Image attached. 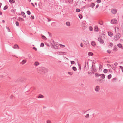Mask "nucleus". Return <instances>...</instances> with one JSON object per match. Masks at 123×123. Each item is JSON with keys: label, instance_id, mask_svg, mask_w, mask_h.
<instances>
[{"label": "nucleus", "instance_id": "obj_57", "mask_svg": "<svg viewBox=\"0 0 123 123\" xmlns=\"http://www.w3.org/2000/svg\"><path fill=\"white\" fill-rule=\"evenodd\" d=\"M47 19H48V22H49V21H51V19H49V18H47Z\"/></svg>", "mask_w": 123, "mask_h": 123}, {"label": "nucleus", "instance_id": "obj_62", "mask_svg": "<svg viewBox=\"0 0 123 123\" xmlns=\"http://www.w3.org/2000/svg\"><path fill=\"white\" fill-rule=\"evenodd\" d=\"M58 63H60L61 62V61H60L59 60L58 61Z\"/></svg>", "mask_w": 123, "mask_h": 123}, {"label": "nucleus", "instance_id": "obj_31", "mask_svg": "<svg viewBox=\"0 0 123 123\" xmlns=\"http://www.w3.org/2000/svg\"><path fill=\"white\" fill-rule=\"evenodd\" d=\"M108 72V70L107 69H105L103 70V72L104 73H106Z\"/></svg>", "mask_w": 123, "mask_h": 123}, {"label": "nucleus", "instance_id": "obj_56", "mask_svg": "<svg viewBox=\"0 0 123 123\" xmlns=\"http://www.w3.org/2000/svg\"><path fill=\"white\" fill-rule=\"evenodd\" d=\"M80 46L81 47H82L83 46V44H82V43H81Z\"/></svg>", "mask_w": 123, "mask_h": 123}, {"label": "nucleus", "instance_id": "obj_5", "mask_svg": "<svg viewBox=\"0 0 123 123\" xmlns=\"http://www.w3.org/2000/svg\"><path fill=\"white\" fill-rule=\"evenodd\" d=\"M82 28L83 29H85L87 27V26L85 23H82Z\"/></svg>", "mask_w": 123, "mask_h": 123}, {"label": "nucleus", "instance_id": "obj_36", "mask_svg": "<svg viewBox=\"0 0 123 123\" xmlns=\"http://www.w3.org/2000/svg\"><path fill=\"white\" fill-rule=\"evenodd\" d=\"M89 114H87L85 116V117H86L87 118H89Z\"/></svg>", "mask_w": 123, "mask_h": 123}, {"label": "nucleus", "instance_id": "obj_3", "mask_svg": "<svg viewBox=\"0 0 123 123\" xmlns=\"http://www.w3.org/2000/svg\"><path fill=\"white\" fill-rule=\"evenodd\" d=\"M91 68L92 69V73H94V72H96V68L95 67H93V65L92 66Z\"/></svg>", "mask_w": 123, "mask_h": 123}, {"label": "nucleus", "instance_id": "obj_8", "mask_svg": "<svg viewBox=\"0 0 123 123\" xmlns=\"http://www.w3.org/2000/svg\"><path fill=\"white\" fill-rule=\"evenodd\" d=\"M98 41H99L100 43L101 44H103L104 43V41L101 38H98Z\"/></svg>", "mask_w": 123, "mask_h": 123}, {"label": "nucleus", "instance_id": "obj_35", "mask_svg": "<svg viewBox=\"0 0 123 123\" xmlns=\"http://www.w3.org/2000/svg\"><path fill=\"white\" fill-rule=\"evenodd\" d=\"M8 8V6L7 5H6L4 7L3 9L5 10L6 9Z\"/></svg>", "mask_w": 123, "mask_h": 123}, {"label": "nucleus", "instance_id": "obj_28", "mask_svg": "<svg viewBox=\"0 0 123 123\" xmlns=\"http://www.w3.org/2000/svg\"><path fill=\"white\" fill-rule=\"evenodd\" d=\"M18 20L19 21H24V19L21 18L19 17L18 18Z\"/></svg>", "mask_w": 123, "mask_h": 123}, {"label": "nucleus", "instance_id": "obj_7", "mask_svg": "<svg viewBox=\"0 0 123 123\" xmlns=\"http://www.w3.org/2000/svg\"><path fill=\"white\" fill-rule=\"evenodd\" d=\"M99 90V87L98 86H97L95 88V90L96 92H98Z\"/></svg>", "mask_w": 123, "mask_h": 123}, {"label": "nucleus", "instance_id": "obj_2", "mask_svg": "<svg viewBox=\"0 0 123 123\" xmlns=\"http://www.w3.org/2000/svg\"><path fill=\"white\" fill-rule=\"evenodd\" d=\"M41 71L42 72V74H44L47 72V69L43 67L41 68Z\"/></svg>", "mask_w": 123, "mask_h": 123}, {"label": "nucleus", "instance_id": "obj_48", "mask_svg": "<svg viewBox=\"0 0 123 123\" xmlns=\"http://www.w3.org/2000/svg\"><path fill=\"white\" fill-rule=\"evenodd\" d=\"M31 18L32 19H34V16H31Z\"/></svg>", "mask_w": 123, "mask_h": 123}, {"label": "nucleus", "instance_id": "obj_52", "mask_svg": "<svg viewBox=\"0 0 123 123\" xmlns=\"http://www.w3.org/2000/svg\"><path fill=\"white\" fill-rule=\"evenodd\" d=\"M32 49L33 50H35V51H36L37 50V48L36 47H33V48Z\"/></svg>", "mask_w": 123, "mask_h": 123}, {"label": "nucleus", "instance_id": "obj_27", "mask_svg": "<svg viewBox=\"0 0 123 123\" xmlns=\"http://www.w3.org/2000/svg\"><path fill=\"white\" fill-rule=\"evenodd\" d=\"M72 69L74 71H76L77 70V69L75 67H72Z\"/></svg>", "mask_w": 123, "mask_h": 123}, {"label": "nucleus", "instance_id": "obj_23", "mask_svg": "<svg viewBox=\"0 0 123 123\" xmlns=\"http://www.w3.org/2000/svg\"><path fill=\"white\" fill-rule=\"evenodd\" d=\"M66 25L68 26H70V22H66Z\"/></svg>", "mask_w": 123, "mask_h": 123}, {"label": "nucleus", "instance_id": "obj_16", "mask_svg": "<svg viewBox=\"0 0 123 123\" xmlns=\"http://www.w3.org/2000/svg\"><path fill=\"white\" fill-rule=\"evenodd\" d=\"M95 6V4L94 3H91V4L90 6L92 8H93Z\"/></svg>", "mask_w": 123, "mask_h": 123}, {"label": "nucleus", "instance_id": "obj_47", "mask_svg": "<svg viewBox=\"0 0 123 123\" xmlns=\"http://www.w3.org/2000/svg\"><path fill=\"white\" fill-rule=\"evenodd\" d=\"M68 74L70 75H72L73 74V73L71 72H68Z\"/></svg>", "mask_w": 123, "mask_h": 123}, {"label": "nucleus", "instance_id": "obj_14", "mask_svg": "<svg viewBox=\"0 0 123 123\" xmlns=\"http://www.w3.org/2000/svg\"><path fill=\"white\" fill-rule=\"evenodd\" d=\"M98 27L97 26H95L94 27V31H95L98 32Z\"/></svg>", "mask_w": 123, "mask_h": 123}, {"label": "nucleus", "instance_id": "obj_63", "mask_svg": "<svg viewBox=\"0 0 123 123\" xmlns=\"http://www.w3.org/2000/svg\"><path fill=\"white\" fill-rule=\"evenodd\" d=\"M2 3H0V7H1V6H2Z\"/></svg>", "mask_w": 123, "mask_h": 123}, {"label": "nucleus", "instance_id": "obj_54", "mask_svg": "<svg viewBox=\"0 0 123 123\" xmlns=\"http://www.w3.org/2000/svg\"><path fill=\"white\" fill-rule=\"evenodd\" d=\"M4 77V76L3 75H0V77L1 78H3Z\"/></svg>", "mask_w": 123, "mask_h": 123}, {"label": "nucleus", "instance_id": "obj_21", "mask_svg": "<svg viewBox=\"0 0 123 123\" xmlns=\"http://www.w3.org/2000/svg\"><path fill=\"white\" fill-rule=\"evenodd\" d=\"M21 13L22 16H23L24 18H25V17H26V16L24 12H21Z\"/></svg>", "mask_w": 123, "mask_h": 123}, {"label": "nucleus", "instance_id": "obj_13", "mask_svg": "<svg viewBox=\"0 0 123 123\" xmlns=\"http://www.w3.org/2000/svg\"><path fill=\"white\" fill-rule=\"evenodd\" d=\"M26 60H25V59L23 60L21 62V63L22 65H23L25 63H26Z\"/></svg>", "mask_w": 123, "mask_h": 123}, {"label": "nucleus", "instance_id": "obj_38", "mask_svg": "<svg viewBox=\"0 0 123 123\" xmlns=\"http://www.w3.org/2000/svg\"><path fill=\"white\" fill-rule=\"evenodd\" d=\"M79 17L81 19L82 18V16L80 14H79L78 15Z\"/></svg>", "mask_w": 123, "mask_h": 123}, {"label": "nucleus", "instance_id": "obj_50", "mask_svg": "<svg viewBox=\"0 0 123 123\" xmlns=\"http://www.w3.org/2000/svg\"><path fill=\"white\" fill-rule=\"evenodd\" d=\"M11 12H15V9H12L11 10Z\"/></svg>", "mask_w": 123, "mask_h": 123}, {"label": "nucleus", "instance_id": "obj_18", "mask_svg": "<svg viewBox=\"0 0 123 123\" xmlns=\"http://www.w3.org/2000/svg\"><path fill=\"white\" fill-rule=\"evenodd\" d=\"M95 76L96 77H98L100 76V74L98 73H97L95 74Z\"/></svg>", "mask_w": 123, "mask_h": 123}, {"label": "nucleus", "instance_id": "obj_41", "mask_svg": "<svg viewBox=\"0 0 123 123\" xmlns=\"http://www.w3.org/2000/svg\"><path fill=\"white\" fill-rule=\"evenodd\" d=\"M80 11V9H76V12H79Z\"/></svg>", "mask_w": 123, "mask_h": 123}, {"label": "nucleus", "instance_id": "obj_61", "mask_svg": "<svg viewBox=\"0 0 123 123\" xmlns=\"http://www.w3.org/2000/svg\"><path fill=\"white\" fill-rule=\"evenodd\" d=\"M85 1H91L92 0H84Z\"/></svg>", "mask_w": 123, "mask_h": 123}, {"label": "nucleus", "instance_id": "obj_45", "mask_svg": "<svg viewBox=\"0 0 123 123\" xmlns=\"http://www.w3.org/2000/svg\"><path fill=\"white\" fill-rule=\"evenodd\" d=\"M109 46H110L111 47H112L113 46V44L112 43H110L109 44Z\"/></svg>", "mask_w": 123, "mask_h": 123}, {"label": "nucleus", "instance_id": "obj_30", "mask_svg": "<svg viewBox=\"0 0 123 123\" xmlns=\"http://www.w3.org/2000/svg\"><path fill=\"white\" fill-rule=\"evenodd\" d=\"M117 79L115 78H114L112 80V81L113 82H115L117 81Z\"/></svg>", "mask_w": 123, "mask_h": 123}, {"label": "nucleus", "instance_id": "obj_12", "mask_svg": "<svg viewBox=\"0 0 123 123\" xmlns=\"http://www.w3.org/2000/svg\"><path fill=\"white\" fill-rule=\"evenodd\" d=\"M91 45L93 46H95L96 45V44L94 41H92L91 42Z\"/></svg>", "mask_w": 123, "mask_h": 123}, {"label": "nucleus", "instance_id": "obj_51", "mask_svg": "<svg viewBox=\"0 0 123 123\" xmlns=\"http://www.w3.org/2000/svg\"><path fill=\"white\" fill-rule=\"evenodd\" d=\"M51 121L49 120H48L47 121V123H50Z\"/></svg>", "mask_w": 123, "mask_h": 123}, {"label": "nucleus", "instance_id": "obj_59", "mask_svg": "<svg viewBox=\"0 0 123 123\" xmlns=\"http://www.w3.org/2000/svg\"><path fill=\"white\" fill-rule=\"evenodd\" d=\"M107 52L109 54H110L111 53V51L110 50H107Z\"/></svg>", "mask_w": 123, "mask_h": 123}, {"label": "nucleus", "instance_id": "obj_34", "mask_svg": "<svg viewBox=\"0 0 123 123\" xmlns=\"http://www.w3.org/2000/svg\"><path fill=\"white\" fill-rule=\"evenodd\" d=\"M117 46L119 48H121L122 47V45L121 44L119 43L117 45Z\"/></svg>", "mask_w": 123, "mask_h": 123}, {"label": "nucleus", "instance_id": "obj_11", "mask_svg": "<svg viewBox=\"0 0 123 123\" xmlns=\"http://www.w3.org/2000/svg\"><path fill=\"white\" fill-rule=\"evenodd\" d=\"M39 64V63L37 61L35 62L34 64V65L35 66H37Z\"/></svg>", "mask_w": 123, "mask_h": 123}, {"label": "nucleus", "instance_id": "obj_64", "mask_svg": "<svg viewBox=\"0 0 123 123\" xmlns=\"http://www.w3.org/2000/svg\"><path fill=\"white\" fill-rule=\"evenodd\" d=\"M2 12H1L0 11V15H2Z\"/></svg>", "mask_w": 123, "mask_h": 123}, {"label": "nucleus", "instance_id": "obj_19", "mask_svg": "<svg viewBox=\"0 0 123 123\" xmlns=\"http://www.w3.org/2000/svg\"><path fill=\"white\" fill-rule=\"evenodd\" d=\"M113 50L114 52H116L117 50V48L116 46H114Z\"/></svg>", "mask_w": 123, "mask_h": 123}, {"label": "nucleus", "instance_id": "obj_55", "mask_svg": "<svg viewBox=\"0 0 123 123\" xmlns=\"http://www.w3.org/2000/svg\"><path fill=\"white\" fill-rule=\"evenodd\" d=\"M118 63L117 62H115L114 63V65L115 66H116L117 65H118Z\"/></svg>", "mask_w": 123, "mask_h": 123}, {"label": "nucleus", "instance_id": "obj_29", "mask_svg": "<svg viewBox=\"0 0 123 123\" xmlns=\"http://www.w3.org/2000/svg\"><path fill=\"white\" fill-rule=\"evenodd\" d=\"M44 97V96L41 95H40L38 96V98H43Z\"/></svg>", "mask_w": 123, "mask_h": 123}, {"label": "nucleus", "instance_id": "obj_6", "mask_svg": "<svg viewBox=\"0 0 123 123\" xmlns=\"http://www.w3.org/2000/svg\"><path fill=\"white\" fill-rule=\"evenodd\" d=\"M117 23V21L116 19H114L111 20V23L113 24H115Z\"/></svg>", "mask_w": 123, "mask_h": 123}, {"label": "nucleus", "instance_id": "obj_25", "mask_svg": "<svg viewBox=\"0 0 123 123\" xmlns=\"http://www.w3.org/2000/svg\"><path fill=\"white\" fill-rule=\"evenodd\" d=\"M88 55L89 56H92L93 55V54L92 52H89L88 53Z\"/></svg>", "mask_w": 123, "mask_h": 123}, {"label": "nucleus", "instance_id": "obj_32", "mask_svg": "<svg viewBox=\"0 0 123 123\" xmlns=\"http://www.w3.org/2000/svg\"><path fill=\"white\" fill-rule=\"evenodd\" d=\"M112 75L111 74H110L108 76V78L109 79H110Z\"/></svg>", "mask_w": 123, "mask_h": 123}, {"label": "nucleus", "instance_id": "obj_44", "mask_svg": "<svg viewBox=\"0 0 123 123\" xmlns=\"http://www.w3.org/2000/svg\"><path fill=\"white\" fill-rule=\"evenodd\" d=\"M120 68L121 69L122 71L123 72V67L121 66H119Z\"/></svg>", "mask_w": 123, "mask_h": 123}, {"label": "nucleus", "instance_id": "obj_24", "mask_svg": "<svg viewBox=\"0 0 123 123\" xmlns=\"http://www.w3.org/2000/svg\"><path fill=\"white\" fill-rule=\"evenodd\" d=\"M15 2V1L13 0H9V2L11 4L14 3Z\"/></svg>", "mask_w": 123, "mask_h": 123}, {"label": "nucleus", "instance_id": "obj_43", "mask_svg": "<svg viewBox=\"0 0 123 123\" xmlns=\"http://www.w3.org/2000/svg\"><path fill=\"white\" fill-rule=\"evenodd\" d=\"M96 2L98 4L101 2V0H97Z\"/></svg>", "mask_w": 123, "mask_h": 123}, {"label": "nucleus", "instance_id": "obj_10", "mask_svg": "<svg viewBox=\"0 0 123 123\" xmlns=\"http://www.w3.org/2000/svg\"><path fill=\"white\" fill-rule=\"evenodd\" d=\"M13 48L15 49H19V47L18 46L17 44H15L13 47Z\"/></svg>", "mask_w": 123, "mask_h": 123}, {"label": "nucleus", "instance_id": "obj_60", "mask_svg": "<svg viewBox=\"0 0 123 123\" xmlns=\"http://www.w3.org/2000/svg\"><path fill=\"white\" fill-rule=\"evenodd\" d=\"M32 5L34 7H35V5H34V4L32 3H31Z\"/></svg>", "mask_w": 123, "mask_h": 123}, {"label": "nucleus", "instance_id": "obj_40", "mask_svg": "<svg viewBox=\"0 0 123 123\" xmlns=\"http://www.w3.org/2000/svg\"><path fill=\"white\" fill-rule=\"evenodd\" d=\"M98 23L99 24H100L101 25H102L103 24V22L102 21H101V22H99Z\"/></svg>", "mask_w": 123, "mask_h": 123}, {"label": "nucleus", "instance_id": "obj_37", "mask_svg": "<svg viewBox=\"0 0 123 123\" xmlns=\"http://www.w3.org/2000/svg\"><path fill=\"white\" fill-rule=\"evenodd\" d=\"M16 25L17 26H19V22L18 21L16 22Z\"/></svg>", "mask_w": 123, "mask_h": 123}, {"label": "nucleus", "instance_id": "obj_33", "mask_svg": "<svg viewBox=\"0 0 123 123\" xmlns=\"http://www.w3.org/2000/svg\"><path fill=\"white\" fill-rule=\"evenodd\" d=\"M89 29L90 31H92L93 30V28L92 27H91V26H90L89 27Z\"/></svg>", "mask_w": 123, "mask_h": 123}, {"label": "nucleus", "instance_id": "obj_42", "mask_svg": "<svg viewBox=\"0 0 123 123\" xmlns=\"http://www.w3.org/2000/svg\"><path fill=\"white\" fill-rule=\"evenodd\" d=\"M71 64H75V62L74 61H71Z\"/></svg>", "mask_w": 123, "mask_h": 123}, {"label": "nucleus", "instance_id": "obj_4", "mask_svg": "<svg viewBox=\"0 0 123 123\" xmlns=\"http://www.w3.org/2000/svg\"><path fill=\"white\" fill-rule=\"evenodd\" d=\"M111 12L112 14H115L116 13L117 11L116 9H112L111 10Z\"/></svg>", "mask_w": 123, "mask_h": 123}, {"label": "nucleus", "instance_id": "obj_9", "mask_svg": "<svg viewBox=\"0 0 123 123\" xmlns=\"http://www.w3.org/2000/svg\"><path fill=\"white\" fill-rule=\"evenodd\" d=\"M66 52L60 51L58 52V54L61 55H66Z\"/></svg>", "mask_w": 123, "mask_h": 123}, {"label": "nucleus", "instance_id": "obj_20", "mask_svg": "<svg viewBox=\"0 0 123 123\" xmlns=\"http://www.w3.org/2000/svg\"><path fill=\"white\" fill-rule=\"evenodd\" d=\"M41 37H42V39H43L45 40L46 39V37L45 36H44L42 34H41Z\"/></svg>", "mask_w": 123, "mask_h": 123}, {"label": "nucleus", "instance_id": "obj_53", "mask_svg": "<svg viewBox=\"0 0 123 123\" xmlns=\"http://www.w3.org/2000/svg\"><path fill=\"white\" fill-rule=\"evenodd\" d=\"M99 6V4L97 5L96 6V8H97Z\"/></svg>", "mask_w": 123, "mask_h": 123}, {"label": "nucleus", "instance_id": "obj_49", "mask_svg": "<svg viewBox=\"0 0 123 123\" xmlns=\"http://www.w3.org/2000/svg\"><path fill=\"white\" fill-rule=\"evenodd\" d=\"M54 47V48L55 49H57L58 48V47L56 45H55Z\"/></svg>", "mask_w": 123, "mask_h": 123}, {"label": "nucleus", "instance_id": "obj_58", "mask_svg": "<svg viewBox=\"0 0 123 123\" xmlns=\"http://www.w3.org/2000/svg\"><path fill=\"white\" fill-rule=\"evenodd\" d=\"M13 95H12L11 96V99H12V98H13Z\"/></svg>", "mask_w": 123, "mask_h": 123}, {"label": "nucleus", "instance_id": "obj_22", "mask_svg": "<svg viewBox=\"0 0 123 123\" xmlns=\"http://www.w3.org/2000/svg\"><path fill=\"white\" fill-rule=\"evenodd\" d=\"M109 65L114 70H115V68H114L113 66V65Z\"/></svg>", "mask_w": 123, "mask_h": 123}, {"label": "nucleus", "instance_id": "obj_46", "mask_svg": "<svg viewBox=\"0 0 123 123\" xmlns=\"http://www.w3.org/2000/svg\"><path fill=\"white\" fill-rule=\"evenodd\" d=\"M44 44L43 43H41V44L40 46L41 47H43L44 46Z\"/></svg>", "mask_w": 123, "mask_h": 123}, {"label": "nucleus", "instance_id": "obj_39", "mask_svg": "<svg viewBox=\"0 0 123 123\" xmlns=\"http://www.w3.org/2000/svg\"><path fill=\"white\" fill-rule=\"evenodd\" d=\"M27 13L28 15H30L31 14V12L29 11H27L26 12Z\"/></svg>", "mask_w": 123, "mask_h": 123}, {"label": "nucleus", "instance_id": "obj_26", "mask_svg": "<svg viewBox=\"0 0 123 123\" xmlns=\"http://www.w3.org/2000/svg\"><path fill=\"white\" fill-rule=\"evenodd\" d=\"M68 2H69L70 4H72L73 3V0H68Z\"/></svg>", "mask_w": 123, "mask_h": 123}, {"label": "nucleus", "instance_id": "obj_1", "mask_svg": "<svg viewBox=\"0 0 123 123\" xmlns=\"http://www.w3.org/2000/svg\"><path fill=\"white\" fill-rule=\"evenodd\" d=\"M120 35L119 33H118L116 34L114 37V40L115 41H117L120 38Z\"/></svg>", "mask_w": 123, "mask_h": 123}, {"label": "nucleus", "instance_id": "obj_17", "mask_svg": "<svg viewBox=\"0 0 123 123\" xmlns=\"http://www.w3.org/2000/svg\"><path fill=\"white\" fill-rule=\"evenodd\" d=\"M100 78L102 79H104L105 77V75L104 74H100Z\"/></svg>", "mask_w": 123, "mask_h": 123}, {"label": "nucleus", "instance_id": "obj_15", "mask_svg": "<svg viewBox=\"0 0 123 123\" xmlns=\"http://www.w3.org/2000/svg\"><path fill=\"white\" fill-rule=\"evenodd\" d=\"M108 35L110 37H111L113 35V34L111 32H108Z\"/></svg>", "mask_w": 123, "mask_h": 123}]
</instances>
